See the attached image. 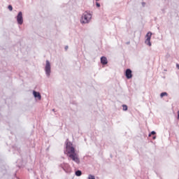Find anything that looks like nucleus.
<instances>
[{
  "instance_id": "1",
  "label": "nucleus",
  "mask_w": 179,
  "mask_h": 179,
  "mask_svg": "<svg viewBox=\"0 0 179 179\" xmlns=\"http://www.w3.org/2000/svg\"><path fill=\"white\" fill-rule=\"evenodd\" d=\"M64 153L66 155H69V157L73 160V162H75L77 164H79L80 163V159H79V157L76 155V152H75V148H73V144L71 143V141H66V150L64 151Z\"/></svg>"
},
{
  "instance_id": "2",
  "label": "nucleus",
  "mask_w": 179,
  "mask_h": 179,
  "mask_svg": "<svg viewBox=\"0 0 179 179\" xmlns=\"http://www.w3.org/2000/svg\"><path fill=\"white\" fill-rule=\"evenodd\" d=\"M92 20V14L90 13L85 11L81 17V23L86 24V23H90Z\"/></svg>"
},
{
  "instance_id": "3",
  "label": "nucleus",
  "mask_w": 179,
  "mask_h": 179,
  "mask_svg": "<svg viewBox=\"0 0 179 179\" xmlns=\"http://www.w3.org/2000/svg\"><path fill=\"white\" fill-rule=\"evenodd\" d=\"M45 73L47 78H50V76H51V63H50V61L48 60H46L45 62Z\"/></svg>"
},
{
  "instance_id": "4",
  "label": "nucleus",
  "mask_w": 179,
  "mask_h": 179,
  "mask_svg": "<svg viewBox=\"0 0 179 179\" xmlns=\"http://www.w3.org/2000/svg\"><path fill=\"white\" fill-rule=\"evenodd\" d=\"M17 19V23L18 24H23V13L22 11H20L16 17Z\"/></svg>"
},
{
  "instance_id": "5",
  "label": "nucleus",
  "mask_w": 179,
  "mask_h": 179,
  "mask_svg": "<svg viewBox=\"0 0 179 179\" xmlns=\"http://www.w3.org/2000/svg\"><path fill=\"white\" fill-rule=\"evenodd\" d=\"M146 39L145 41V43L147 45H149V47L152 46V43L150 42V38H152V32L149 31L147 34H146Z\"/></svg>"
},
{
  "instance_id": "6",
  "label": "nucleus",
  "mask_w": 179,
  "mask_h": 179,
  "mask_svg": "<svg viewBox=\"0 0 179 179\" xmlns=\"http://www.w3.org/2000/svg\"><path fill=\"white\" fill-rule=\"evenodd\" d=\"M125 76H126L127 79L132 78V70H131L130 69H126Z\"/></svg>"
},
{
  "instance_id": "7",
  "label": "nucleus",
  "mask_w": 179,
  "mask_h": 179,
  "mask_svg": "<svg viewBox=\"0 0 179 179\" xmlns=\"http://www.w3.org/2000/svg\"><path fill=\"white\" fill-rule=\"evenodd\" d=\"M34 97L38 99V100H41V94L37 91H33Z\"/></svg>"
},
{
  "instance_id": "8",
  "label": "nucleus",
  "mask_w": 179,
  "mask_h": 179,
  "mask_svg": "<svg viewBox=\"0 0 179 179\" xmlns=\"http://www.w3.org/2000/svg\"><path fill=\"white\" fill-rule=\"evenodd\" d=\"M101 64H102V65H107V64H108V61L107 60V57L103 56L101 57Z\"/></svg>"
},
{
  "instance_id": "9",
  "label": "nucleus",
  "mask_w": 179,
  "mask_h": 179,
  "mask_svg": "<svg viewBox=\"0 0 179 179\" xmlns=\"http://www.w3.org/2000/svg\"><path fill=\"white\" fill-rule=\"evenodd\" d=\"M76 176L77 177H80V176H82V171L80 170H78L76 171Z\"/></svg>"
},
{
  "instance_id": "10",
  "label": "nucleus",
  "mask_w": 179,
  "mask_h": 179,
  "mask_svg": "<svg viewBox=\"0 0 179 179\" xmlns=\"http://www.w3.org/2000/svg\"><path fill=\"white\" fill-rule=\"evenodd\" d=\"M164 96H169V94H167V92H162L160 94V97H164Z\"/></svg>"
},
{
  "instance_id": "11",
  "label": "nucleus",
  "mask_w": 179,
  "mask_h": 179,
  "mask_svg": "<svg viewBox=\"0 0 179 179\" xmlns=\"http://www.w3.org/2000/svg\"><path fill=\"white\" fill-rule=\"evenodd\" d=\"M123 111H127L128 110V106L127 105H122Z\"/></svg>"
},
{
  "instance_id": "12",
  "label": "nucleus",
  "mask_w": 179,
  "mask_h": 179,
  "mask_svg": "<svg viewBox=\"0 0 179 179\" xmlns=\"http://www.w3.org/2000/svg\"><path fill=\"white\" fill-rule=\"evenodd\" d=\"M8 9H9V10H10V12H12V10H13V7L12 6V5H9L8 6Z\"/></svg>"
},
{
  "instance_id": "13",
  "label": "nucleus",
  "mask_w": 179,
  "mask_h": 179,
  "mask_svg": "<svg viewBox=\"0 0 179 179\" xmlns=\"http://www.w3.org/2000/svg\"><path fill=\"white\" fill-rule=\"evenodd\" d=\"M88 179H96V178L94 177V176L89 175L88 176Z\"/></svg>"
},
{
  "instance_id": "14",
  "label": "nucleus",
  "mask_w": 179,
  "mask_h": 179,
  "mask_svg": "<svg viewBox=\"0 0 179 179\" xmlns=\"http://www.w3.org/2000/svg\"><path fill=\"white\" fill-rule=\"evenodd\" d=\"M152 135H156V131H152L151 133L148 135V136H152Z\"/></svg>"
},
{
  "instance_id": "15",
  "label": "nucleus",
  "mask_w": 179,
  "mask_h": 179,
  "mask_svg": "<svg viewBox=\"0 0 179 179\" xmlns=\"http://www.w3.org/2000/svg\"><path fill=\"white\" fill-rule=\"evenodd\" d=\"M96 8H100V4L99 2H96Z\"/></svg>"
},
{
  "instance_id": "16",
  "label": "nucleus",
  "mask_w": 179,
  "mask_h": 179,
  "mask_svg": "<svg viewBox=\"0 0 179 179\" xmlns=\"http://www.w3.org/2000/svg\"><path fill=\"white\" fill-rule=\"evenodd\" d=\"M141 5H142V6L145 7V6H146V3L142 2V3H141Z\"/></svg>"
},
{
  "instance_id": "17",
  "label": "nucleus",
  "mask_w": 179,
  "mask_h": 179,
  "mask_svg": "<svg viewBox=\"0 0 179 179\" xmlns=\"http://www.w3.org/2000/svg\"><path fill=\"white\" fill-rule=\"evenodd\" d=\"M176 67L178 68V69H179V64H176Z\"/></svg>"
},
{
  "instance_id": "18",
  "label": "nucleus",
  "mask_w": 179,
  "mask_h": 179,
  "mask_svg": "<svg viewBox=\"0 0 179 179\" xmlns=\"http://www.w3.org/2000/svg\"><path fill=\"white\" fill-rule=\"evenodd\" d=\"M152 139H156V136H154L152 137Z\"/></svg>"
},
{
  "instance_id": "19",
  "label": "nucleus",
  "mask_w": 179,
  "mask_h": 179,
  "mask_svg": "<svg viewBox=\"0 0 179 179\" xmlns=\"http://www.w3.org/2000/svg\"><path fill=\"white\" fill-rule=\"evenodd\" d=\"M65 50H68V46H66V47H65Z\"/></svg>"
},
{
  "instance_id": "20",
  "label": "nucleus",
  "mask_w": 179,
  "mask_h": 179,
  "mask_svg": "<svg viewBox=\"0 0 179 179\" xmlns=\"http://www.w3.org/2000/svg\"><path fill=\"white\" fill-rule=\"evenodd\" d=\"M52 111L55 112V109H52Z\"/></svg>"
},
{
  "instance_id": "21",
  "label": "nucleus",
  "mask_w": 179,
  "mask_h": 179,
  "mask_svg": "<svg viewBox=\"0 0 179 179\" xmlns=\"http://www.w3.org/2000/svg\"><path fill=\"white\" fill-rule=\"evenodd\" d=\"M96 1H99V0H96Z\"/></svg>"
}]
</instances>
